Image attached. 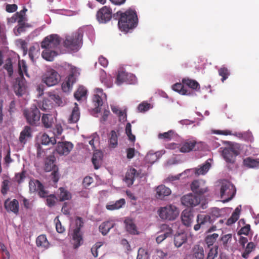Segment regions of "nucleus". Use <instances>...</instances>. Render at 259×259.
<instances>
[{
    "mask_svg": "<svg viewBox=\"0 0 259 259\" xmlns=\"http://www.w3.org/2000/svg\"><path fill=\"white\" fill-rule=\"evenodd\" d=\"M240 214V210L238 208H236L234 211L232 213L231 216L229 218L227 221V225L228 226L231 225L235 223L239 219Z\"/></svg>",
    "mask_w": 259,
    "mask_h": 259,
    "instance_id": "a19ab883",
    "label": "nucleus"
},
{
    "mask_svg": "<svg viewBox=\"0 0 259 259\" xmlns=\"http://www.w3.org/2000/svg\"><path fill=\"white\" fill-rule=\"evenodd\" d=\"M63 129L62 125L60 124H57L53 129V133L54 135V138L55 139H59L60 136L62 134Z\"/></svg>",
    "mask_w": 259,
    "mask_h": 259,
    "instance_id": "603ef678",
    "label": "nucleus"
},
{
    "mask_svg": "<svg viewBox=\"0 0 259 259\" xmlns=\"http://www.w3.org/2000/svg\"><path fill=\"white\" fill-rule=\"evenodd\" d=\"M174 135V132L172 130H169L167 132L164 133H160L158 135V137L160 139H165L166 140H170Z\"/></svg>",
    "mask_w": 259,
    "mask_h": 259,
    "instance_id": "5fc2aeb1",
    "label": "nucleus"
},
{
    "mask_svg": "<svg viewBox=\"0 0 259 259\" xmlns=\"http://www.w3.org/2000/svg\"><path fill=\"white\" fill-rule=\"evenodd\" d=\"M243 164L249 168L259 167V161L251 157H247L243 160Z\"/></svg>",
    "mask_w": 259,
    "mask_h": 259,
    "instance_id": "e433bc0d",
    "label": "nucleus"
},
{
    "mask_svg": "<svg viewBox=\"0 0 259 259\" xmlns=\"http://www.w3.org/2000/svg\"><path fill=\"white\" fill-rule=\"evenodd\" d=\"M83 36V31L78 29L70 35L66 36L64 46L72 51H77L80 47Z\"/></svg>",
    "mask_w": 259,
    "mask_h": 259,
    "instance_id": "7ed1b4c3",
    "label": "nucleus"
},
{
    "mask_svg": "<svg viewBox=\"0 0 259 259\" xmlns=\"http://www.w3.org/2000/svg\"><path fill=\"white\" fill-rule=\"evenodd\" d=\"M250 231V226L249 224L245 225L244 227H242L240 230L238 231V234L239 235H247L249 232Z\"/></svg>",
    "mask_w": 259,
    "mask_h": 259,
    "instance_id": "69168bd1",
    "label": "nucleus"
},
{
    "mask_svg": "<svg viewBox=\"0 0 259 259\" xmlns=\"http://www.w3.org/2000/svg\"><path fill=\"white\" fill-rule=\"evenodd\" d=\"M218 237L219 234L217 233H213L212 234L207 235L205 238V242L208 247H209L210 246H212Z\"/></svg>",
    "mask_w": 259,
    "mask_h": 259,
    "instance_id": "37998d69",
    "label": "nucleus"
},
{
    "mask_svg": "<svg viewBox=\"0 0 259 259\" xmlns=\"http://www.w3.org/2000/svg\"><path fill=\"white\" fill-rule=\"evenodd\" d=\"M221 211H222V210L220 209L217 208V207L212 208L211 209V211L210 212V216L211 217V218L212 220V222L216 218L221 217V215H222Z\"/></svg>",
    "mask_w": 259,
    "mask_h": 259,
    "instance_id": "13d9d810",
    "label": "nucleus"
},
{
    "mask_svg": "<svg viewBox=\"0 0 259 259\" xmlns=\"http://www.w3.org/2000/svg\"><path fill=\"white\" fill-rule=\"evenodd\" d=\"M148 257L147 251L145 249L140 248L138 251L137 259H147Z\"/></svg>",
    "mask_w": 259,
    "mask_h": 259,
    "instance_id": "e2e57ef3",
    "label": "nucleus"
},
{
    "mask_svg": "<svg viewBox=\"0 0 259 259\" xmlns=\"http://www.w3.org/2000/svg\"><path fill=\"white\" fill-rule=\"evenodd\" d=\"M41 143L45 145H53L57 143V140L55 138L50 137L48 134L44 133L41 137Z\"/></svg>",
    "mask_w": 259,
    "mask_h": 259,
    "instance_id": "f704fd0d",
    "label": "nucleus"
},
{
    "mask_svg": "<svg viewBox=\"0 0 259 259\" xmlns=\"http://www.w3.org/2000/svg\"><path fill=\"white\" fill-rule=\"evenodd\" d=\"M116 15L119 16L118 25L121 31L127 33L137 26L138 19L135 10L130 9L123 13L118 11Z\"/></svg>",
    "mask_w": 259,
    "mask_h": 259,
    "instance_id": "f257e3e1",
    "label": "nucleus"
},
{
    "mask_svg": "<svg viewBox=\"0 0 259 259\" xmlns=\"http://www.w3.org/2000/svg\"><path fill=\"white\" fill-rule=\"evenodd\" d=\"M128 74L125 71H120L118 72L117 77L116 83L118 85H120L123 82L126 81Z\"/></svg>",
    "mask_w": 259,
    "mask_h": 259,
    "instance_id": "49530a36",
    "label": "nucleus"
},
{
    "mask_svg": "<svg viewBox=\"0 0 259 259\" xmlns=\"http://www.w3.org/2000/svg\"><path fill=\"white\" fill-rule=\"evenodd\" d=\"M218 245L211 248L207 254L206 259H215L218 256Z\"/></svg>",
    "mask_w": 259,
    "mask_h": 259,
    "instance_id": "8fccbe9b",
    "label": "nucleus"
},
{
    "mask_svg": "<svg viewBox=\"0 0 259 259\" xmlns=\"http://www.w3.org/2000/svg\"><path fill=\"white\" fill-rule=\"evenodd\" d=\"M182 83L192 89H197L199 88V84L196 80L189 78H184L182 79Z\"/></svg>",
    "mask_w": 259,
    "mask_h": 259,
    "instance_id": "79ce46f5",
    "label": "nucleus"
},
{
    "mask_svg": "<svg viewBox=\"0 0 259 259\" xmlns=\"http://www.w3.org/2000/svg\"><path fill=\"white\" fill-rule=\"evenodd\" d=\"M18 67L19 74L21 77L16 79V82L14 85V90L16 95L22 96L25 93L26 90V81L23 76L24 73L27 76H29V75L27 73L26 64L24 60L19 62Z\"/></svg>",
    "mask_w": 259,
    "mask_h": 259,
    "instance_id": "f03ea898",
    "label": "nucleus"
},
{
    "mask_svg": "<svg viewBox=\"0 0 259 259\" xmlns=\"http://www.w3.org/2000/svg\"><path fill=\"white\" fill-rule=\"evenodd\" d=\"M239 148L238 144H233L223 149L222 156L228 164H232L235 162L236 157L239 154Z\"/></svg>",
    "mask_w": 259,
    "mask_h": 259,
    "instance_id": "423d86ee",
    "label": "nucleus"
},
{
    "mask_svg": "<svg viewBox=\"0 0 259 259\" xmlns=\"http://www.w3.org/2000/svg\"><path fill=\"white\" fill-rule=\"evenodd\" d=\"M100 81L108 88L112 87L113 85L111 76L110 75H107L103 70L100 71Z\"/></svg>",
    "mask_w": 259,
    "mask_h": 259,
    "instance_id": "393cba45",
    "label": "nucleus"
},
{
    "mask_svg": "<svg viewBox=\"0 0 259 259\" xmlns=\"http://www.w3.org/2000/svg\"><path fill=\"white\" fill-rule=\"evenodd\" d=\"M61 38L57 34H51L46 37L41 43V47L44 49L54 50L59 45Z\"/></svg>",
    "mask_w": 259,
    "mask_h": 259,
    "instance_id": "1a4fd4ad",
    "label": "nucleus"
},
{
    "mask_svg": "<svg viewBox=\"0 0 259 259\" xmlns=\"http://www.w3.org/2000/svg\"><path fill=\"white\" fill-rule=\"evenodd\" d=\"M57 53L56 51L52 49H45L42 52V57L45 60L49 61H52L54 58L57 56Z\"/></svg>",
    "mask_w": 259,
    "mask_h": 259,
    "instance_id": "c756f323",
    "label": "nucleus"
},
{
    "mask_svg": "<svg viewBox=\"0 0 259 259\" xmlns=\"http://www.w3.org/2000/svg\"><path fill=\"white\" fill-rule=\"evenodd\" d=\"M255 247V245L254 243L250 242H249L245 249L244 252L242 254V256L244 258H247L250 253L252 251Z\"/></svg>",
    "mask_w": 259,
    "mask_h": 259,
    "instance_id": "de8ad7c7",
    "label": "nucleus"
},
{
    "mask_svg": "<svg viewBox=\"0 0 259 259\" xmlns=\"http://www.w3.org/2000/svg\"><path fill=\"white\" fill-rule=\"evenodd\" d=\"M114 224L110 221H107L102 223L99 226L100 232L103 235H106L111 229L114 227Z\"/></svg>",
    "mask_w": 259,
    "mask_h": 259,
    "instance_id": "cd10ccee",
    "label": "nucleus"
},
{
    "mask_svg": "<svg viewBox=\"0 0 259 259\" xmlns=\"http://www.w3.org/2000/svg\"><path fill=\"white\" fill-rule=\"evenodd\" d=\"M29 187L31 193L37 192L40 197L45 198L48 194V192L44 189L43 185L37 180H30Z\"/></svg>",
    "mask_w": 259,
    "mask_h": 259,
    "instance_id": "f8f14e48",
    "label": "nucleus"
},
{
    "mask_svg": "<svg viewBox=\"0 0 259 259\" xmlns=\"http://www.w3.org/2000/svg\"><path fill=\"white\" fill-rule=\"evenodd\" d=\"M38 107L42 111L47 112L51 109L52 105L49 99H45L38 103Z\"/></svg>",
    "mask_w": 259,
    "mask_h": 259,
    "instance_id": "ea45409f",
    "label": "nucleus"
},
{
    "mask_svg": "<svg viewBox=\"0 0 259 259\" xmlns=\"http://www.w3.org/2000/svg\"><path fill=\"white\" fill-rule=\"evenodd\" d=\"M83 224L82 219L77 217L76 219L77 227L73 230L71 241V244L74 249L78 248L83 243L82 236L80 233V228L83 226Z\"/></svg>",
    "mask_w": 259,
    "mask_h": 259,
    "instance_id": "6e6552de",
    "label": "nucleus"
},
{
    "mask_svg": "<svg viewBox=\"0 0 259 259\" xmlns=\"http://www.w3.org/2000/svg\"><path fill=\"white\" fill-rule=\"evenodd\" d=\"M49 98L50 100H51L53 101L57 106H60L63 105V101L59 95L50 94L49 95Z\"/></svg>",
    "mask_w": 259,
    "mask_h": 259,
    "instance_id": "864d4df0",
    "label": "nucleus"
},
{
    "mask_svg": "<svg viewBox=\"0 0 259 259\" xmlns=\"http://www.w3.org/2000/svg\"><path fill=\"white\" fill-rule=\"evenodd\" d=\"M36 243L37 246L44 248H47L49 246V242L45 235H40L38 236L36 240Z\"/></svg>",
    "mask_w": 259,
    "mask_h": 259,
    "instance_id": "c9c22d12",
    "label": "nucleus"
},
{
    "mask_svg": "<svg viewBox=\"0 0 259 259\" xmlns=\"http://www.w3.org/2000/svg\"><path fill=\"white\" fill-rule=\"evenodd\" d=\"M181 202L185 206L194 207L200 203V197L190 193L181 198Z\"/></svg>",
    "mask_w": 259,
    "mask_h": 259,
    "instance_id": "4468645a",
    "label": "nucleus"
},
{
    "mask_svg": "<svg viewBox=\"0 0 259 259\" xmlns=\"http://www.w3.org/2000/svg\"><path fill=\"white\" fill-rule=\"evenodd\" d=\"M73 147V145L70 142H58L56 148V152L60 155H68Z\"/></svg>",
    "mask_w": 259,
    "mask_h": 259,
    "instance_id": "f3484780",
    "label": "nucleus"
},
{
    "mask_svg": "<svg viewBox=\"0 0 259 259\" xmlns=\"http://www.w3.org/2000/svg\"><path fill=\"white\" fill-rule=\"evenodd\" d=\"M15 177L18 184L21 183L25 178V171L23 170L21 172L16 174Z\"/></svg>",
    "mask_w": 259,
    "mask_h": 259,
    "instance_id": "774afa93",
    "label": "nucleus"
},
{
    "mask_svg": "<svg viewBox=\"0 0 259 259\" xmlns=\"http://www.w3.org/2000/svg\"><path fill=\"white\" fill-rule=\"evenodd\" d=\"M212 223V220L209 215L199 214L197 217V224L194 226L195 231L199 230L201 227L205 226Z\"/></svg>",
    "mask_w": 259,
    "mask_h": 259,
    "instance_id": "dca6fc26",
    "label": "nucleus"
},
{
    "mask_svg": "<svg viewBox=\"0 0 259 259\" xmlns=\"http://www.w3.org/2000/svg\"><path fill=\"white\" fill-rule=\"evenodd\" d=\"M140 173L135 168H131L127 171L124 180L128 187L133 184L135 178L138 177Z\"/></svg>",
    "mask_w": 259,
    "mask_h": 259,
    "instance_id": "412c9836",
    "label": "nucleus"
},
{
    "mask_svg": "<svg viewBox=\"0 0 259 259\" xmlns=\"http://www.w3.org/2000/svg\"><path fill=\"white\" fill-rule=\"evenodd\" d=\"M184 84L181 83H177L174 84L172 88L174 91L177 92L182 95H186L190 93H188V91L185 88Z\"/></svg>",
    "mask_w": 259,
    "mask_h": 259,
    "instance_id": "58836bf2",
    "label": "nucleus"
},
{
    "mask_svg": "<svg viewBox=\"0 0 259 259\" xmlns=\"http://www.w3.org/2000/svg\"><path fill=\"white\" fill-rule=\"evenodd\" d=\"M87 91L83 87H79L74 93V97L78 101L80 100L81 98L85 96Z\"/></svg>",
    "mask_w": 259,
    "mask_h": 259,
    "instance_id": "3c124183",
    "label": "nucleus"
},
{
    "mask_svg": "<svg viewBox=\"0 0 259 259\" xmlns=\"http://www.w3.org/2000/svg\"><path fill=\"white\" fill-rule=\"evenodd\" d=\"M182 223L186 226H190L193 221L194 214L193 211L188 209L184 210L181 216Z\"/></svg>",
    "mask_w": 259,
    "mask_h": 259,
    "instance_id": "aec40b11",
    "label": "nucleus"
},
{
    "mask_svg": "<svg viewBox=\"0 0 259 259\" xmlns=\"http://www.w3.org/2000/svg\"><path fill=\"white\" fill-rule=\"evenodd\" d=\"M95 91L96 94L94 95L93 101L95 106L99 107L103 105V100L106 99V95L103 93V90L101 89L97 88Z\"/></svg>",
    "mask_w": 259,
    "mask_h": 259,
    "instance_id": "4be33fe9",
    "label": "nucleus"
},
{
    "mask_svg": "<svg viewBox=\"0 0 259 259\" xmlns=\"http://www.w3.org/2000/svg\"><path fill=\"white\" fill-rule=\"evenodd\" d=\"M23 114L26 122L30 125L36 126L39 123L40 113L35 105H33L30 108L24 109Z\"/></svg>",
    "mask_w": 259,
    "mask_h": 259,
    "instance_id": "20e7f679",
    "label": "nucleus"
},
{
    "mask_svg": "<svg viewBox=\"0 0 259 259\" xmlns=\"http://www.w3.org/2000/svg\"><path fill=\"white\" fill-rule=\"evenodd\" d=\"M201 143L197 142L195 140H187L182 143L178 148L182 153L189 152L191 151L200 150Z\"/></svg>",
    "mask_w": 259,
    "mask_h": 259,
    "instance_id": "9b49d317",
    "label": "nucleus"
},
{
    "mask_svg": "<svg viewBox=\"0 0 259 259\" xmlns=\"http://www.w3.org/2000/svg\"><path fill=\"white\" fill-rule=\"evenodd\" d=\"M210 166V163L208 162V161H206L205 163L200 166L199 168H195V173L197 175H204L208 171Z\"/></svg>",
    "mask_w": 259,
    "mask_h": 259,
    "instance_id": "4c0bfd02",
    "label": "nucleus"
},
{
    "mask_svg": "<svg viewBox=\"0 0 259 259\" xmlns=\"http://www.w3.org/2000/svg\"><path fill=\"white\" fill-rule=\"evenodd\" d=\"M45 197H47V204L49 207H52L55 205L57 200V198L55 195L51 194L48 195V194Z\"/></svg>",
    "mask_w": 259,
    "mask_h": 259,
    "instance_id": "4d7b16f0",
    "label": "nucleus"
},
{
    "mask_svg": "<svg viewBox=\"0 0 259 259\" xmlns=\"http://www.w3.org/2000/svg\"><path fill=\"white\" fill-rule=\"evenodd\" d=\"M219 74L222 76L221 80L224 82L230 75V72L228 69L225 67H222L218 70Z\"/></svg>",
    "mask_w": 259,
    "mask_h": 259,
    "instance_id": "09e8293b",
    "label": "nucleus"
},
{
    "mask_svg": "<svg viewBox=\"0 0 259 259\" xmlns=\"http://www.w3.org/2000/svg\"><path fill=\"white\" fill-rule=\"evenodd\" d=\"M56 120L55 115L51 113L42 114L41 116V123L46 128H52Z\"/></svg>",
    "mask_w": 259,
    "mask_h": 259,
    "instance_id": "6ab92c4d",
    "label": "nucleus"
},
{
    "mask_svg": "<svg viewBox=\"0 0 259 259\" xmlns=\"http://www.w3.org/2000/svg\"><path fill=\"white\" fill-rule=\"evenodd\" d=\"M60 79V75L54 69L48 70L43 76L42 80L48 87L57 84Z\"/></svg>",
    "mask_w": 259,
    "mask_h": 259,
    "instance_id": "9d476101",
    "label": "nucleus"
},
{
    "mask_svg": "<svg viewBox=\"0 0 259 259\" xmlns=\"http://www.w3.org/2000/svg\"><path fill=\"white\" fill-rule=\"evenodd\" d=\"M187 241V236L184 233H178L174 237V244L177 247H180Z\"/></svg>",
    "mask_w": 259,
    "mask_h": 259,
    "instance_id": "473e14b6",
    "label": "nucleus"
},
{
    "mask_svg": "<svg viewBox=\"0 0 259 259\" xmlns=\"http://www.w3.org/2000/svg\"><path fill=\"white\" fill-rule=\"evenodd\" d=\"M4 68L7 70L9 75L11 76L13 72V68L12 63L10 59H8L6 60Z\"/></svg>",
    "mask_w": 259,
    "mask_h": 259,
    "instance_id": "0e129e2a",
    "label": "nucleus"
},
{
    "mask_svg": "<svg viewBox=\"0 0 259 259\" xmlns=\"http://www.w3.org/2000/svg\"><path fill=\"white\" fill-rule=\"evenodd\" d=\"M10 181L8 180H4L2 183L1 192L4 195H6L9 190Z\"/></svg>",
    "mask_w": 259,
    "mask_h": 259,
    "instance_id": "6e6d98bb",
    "label": "nucleus"
},
{
    "mask_svg": "<svg viewBox=\"0 0 259 259\" xmlns=\"http://www.w3.org/2000/svg\"><path fill=\"white\" fill-rule=\"evenodd\" d=\"M71 115L68 119L69 123H76L80 117V112L77 103L74 104Z\"/></svg>",
    "mask_w": 259,
    "mask_h": 259,
    "instance_id": "bb28decb",
    "label": "nucleus"
},
{
    "mask_svg": "<svg viewBox=\"0 0 259 259\" xmlns=\"http://www.w3.org/2000/svg\"><path fill=\"white\" fill-rule=\"evenodd\" d=\"M125 204V201L124 199H120L115 202H111L106 205V208L109 210L118 209L122 207Z\"/></svg>",
    "mask_w": 259,
    "mask_h": 259,
    "instance_id": "c85d7f7f",
    "label": "nucleus"
},
{
    "mask_svg": "<svg viewBox=\"0 0 259 259\" xmlns=\"http://www.w3.org/2000/svg\"><path fill=\"white\" fill-rule=\"evenodd\" d=\"M4 207L9 213L13 212L16 215L19 213V202L16 199H14L12 200H11L9 198L6 199L4 202Z\"/></svg>",
    "mask_w": 259,
    "mask_h": 259,
    "instance_id": "a211bd4d",
    "label": "nucleus"
},
{
    "mask_svg": "<svg viewBox=\"0 0 259 259\" xmlns=\"http://www.w3.org/2000/svg\"><path fill=\"white\" fill-rule=\"evenodd\" d=\"M103 242H98L92 247L91 252L95 257H97L98 256V249L103 245Z\"/></svg>",
    "mask_w": 259,
    "mask_h": 259,
    "instance_id": "052dcab7",
    "label": "nucleus"
},
{
    "mask_svg": "<svg viewBox=\"0 0 259 259\" xmlns=\"http://www.w3.org/2000/svg\"><path fill=\"white\" fill-rule=\"evenodd\" d=\"M125 133L127 135L129 140L131 141H135V136L132 133V125L130 123H127L125 127Z\"/></svg>",
    "mask_w": 259,
    "mask_h": 259,
    "instance_id": "bf43d9fd",
    "label": "nucleus"
},
{
    "mask_svg": "<svg viewBox=\"0 0 259 259\" xmlns=\"http://www.w3.org/2000/svg\"><path fill=\"white\" fill-rule=\"evenodd\" d=\"M234 186L229 182L223 183L221 188V197L223 199L224 203L231 200L236 194Z\"/></svg>",
    "mask_w": 259,
    "mask_h": 259,
    "instance_id": "0eeeda50",
    "label": "nucleus"
},
{
    "mask_svg": "<svg viewBox=\"0 0 259 259\" xmlns=\"http://www.w3.org/2000/svg\"><path fill=\"white\" fill-rule=\"evenodd\" d=\"M232 237V235L231 234H228L223 235L221 237V240L223 244L225 247L227 246L228 243L231 240Z\"/></svg>",
    "mask_w": 259,
    "mask_h": 259,
    "instance_id": "338daca9",
    "label": "nucleus"
},
{
    "mask_svg": "<svg viewBox=\"0 0 259 259\" xmlns=\"http://www.w3.org/2000/svg\"><path fill=\"white\" fill-rule=\"evenodd\" d=\"M54 156H49L46 160L45 169L46 171H50L55 169Z\"/></svg>",
    "mask_w": 259,
    "mask_h": 259,
    "instance_id": "72a5a7b5",
    "label": "nucleus"
},
{
    "mask_svg": "<svg viewBox=\"0 0 259 259\" xmlns=\"http://www.w3.org/2000/svg\"><path fill=\"white\" fill-rule=\"evenodd\" d=\"M160 230L167 236H170L172 233V229L167 224H162L160 227Z\"/></svg>",
    "mask_w": 259,
    "mask_h": 259,
    "instance_id": "680f3d73",
    "label": "nucleus"
},
{
    "mask_svg": "<svg viewBox=\"0 0 259 259\" xmlns=\"http://www.w3.org/2000/svg\"><path fill=\"white\" fill-rule=\"evenodd\" d=\"M112 16L111 8L108 6H104L97 13V19L100 23H106L109 21Z\"/></svg>",
    "mask_w": 259,
    "mask_h": 259,
    "instance_id": "ddd939ff",
    "label": "nucleus"
},
{
    "mask_svg": "<svg viewBox=\"0 0 259 259\" xmlns=\"http://www.w3.org/2000/svg\"><path fill=\"white\" fill-rule=\"evenodd\" d=\"M31 133L32 130L31 127L27 125L25 126L20 133L19 137V141L20 142L25 143L26 138L31 137Z\"/></svg>",
    "mask_w": 259,
    "mask_h": 259,
    "instance_id": "2f4dec72",
    "label": "nucleus"
},
{
    "mask_svg": "<svg viewBox=\"0 0 259 259\" xmlns=\"http://www.w3.org/2000/svg\"><path fill=\"white\" fill-rule=\"evenodd\" d=\"M109 147L111 148H115L118 145V134L114 130H112L108 134Z\"/></svg>",
    "mask_w": 259,
    "mask_h": 259,
    "instance_id": "a878e982",
    "label": "nucleus"
},
{
    "mask_svg": "<svg viewBox=\"0 0 259 259\" xmlns=\"http://www.w3.org/2000/svg\"><path fill=\"white\" fill-rule=\"evenodd\" d=\"M156 198L163 200L165 196H169L171 193V190L164 185H160L156 188Z\"/></svg>",
    "mask_w": 259,
    "mask_h": 259,
    "instance_id": "5701e85b",
    "label": "nucleus"
},
{
    "mask_svg": "<svg viewBox=\"0 0 259 259\" xmlns=\"http://www.w3.org/2000/svg\"><path fill=\"white\" fill-rule=\"evenodd\" d=\"M60 194L59 195L60 201H63L66 200H69L71 197V194L64 188L61 187L59 188Z\"/></svg>",
    "mask_w": 259,
    "mask_h": 259,
    "instance_id": "a18cd8bd",
    "label": "nucleus"
},
{
    "mask_svg": "<svg viewBox=\"0 0 259 259\" xmlns=\"http://www.w3.org/2000/svg\"><path fill=\"white\" fill-rule=\"evenodd\" d=\"M179 213L178 208L172 204L160 207L158 210L159 217L163 220L174 221Z\"/></svg>",
    "mask_w": 259,
    "mask_h": 259,
    "instance_id": "39448f33",
    "label": "nucleus"
},
{
    "mask_svg": "<svg viewBox=\"0 0 259 259\" xmlns=\"http://www.w3.org/2000/svg\"><path fill=\"white\" fill-rule=\"evenodd\" d=\"M126 228L127 232L133 234H138V231L136 225L132 220L125 221Z\"/></svg>",
    "mask_w": 259,
    "mask_h": 259,
    "instance_id": "c03bdc74",
    "label": "nucleus"
},
{
    "mask_svg": "<svg viewBox=\"0 0 259 259\" xmlns=\"http://www.w3.org/2000/svg\"><path fill=\"white\" fill-rule=\"evenodd\" d=\"M102 154L100 151H96L93 156L92 161L94 166V168L96 169L100 167V163L102 161Z\"/></svg>",
    "mask_w": 259,
    "mask_h": 259,
    "instance_id": "7c9ffc66",
    "label": "nucleus"
},
{
    "mask_svg": "<svg viewBox=\"0 0 259 259\" xmlns=\"http://www.w3.org/2000/svg\"><path fill=\"white\" fill-rule=\"evenodd\" d=\"M192 259H204L203 247L200 245H195L192 249Z\"/></svg>",
    "mask_w": 259,
    "mask_h": 259,
    "instance_id": "b1692460",
    "label": "nucleus"
},
{
    "mask_svg": "<svg viewBox=\"0 0 259 259\" xmlns=\"http://www.w3.org/2000/svg\"><path fill=\"white\" fill-rule=\"evenodd\" d=\"M191 190L195 194L201 195L208 191L207 187L204 181L202 180H195L191 185Z\"/></svg>",
    "mask_w": 259,
    "mask_h": 259,
    "instance_id": "2eb2a0df",
    "label": "nucleus"
}]
</instances>
